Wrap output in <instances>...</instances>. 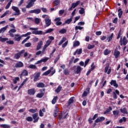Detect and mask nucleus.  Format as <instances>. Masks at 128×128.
<instances>
[{"mask_svg":"<svg viewBox=\"0 0 128 128\" xmlns=\"http://www.w3.org/2000/svg\"><path fill=\"white\" fill-rule=\"evenodd\" d=\"M63 72L65 76H68L70 74V71L68 70V69L66 68L64 70Z\"/></svg>","mask_w":128,"mask_h":128,"instance_id":"nucleus-36","label":"nucleus"},{"mask_svg":"<svg viewBox=\"0 0 128 128\" xmlns=\"http://www.w3.org/2000/svg\"><path fill=\"white\" fill-rule=\"evenodd\" d=\"M120 112L122 114H128V110H126V108H120Z\"/></svg>","mask_w":128,"mask_h":128,"instance_id":"nucleus-23","label":"nucleus"},{"mask_svg":"<svg viewBox=\"0 0 128 128\" xmlns=\"http://www.w3.org/2000/svg\"><path fill=\"white\" fill-rule=\"evenodd\" d=\"M43 44V42L42 40H40L36 46V50H40L42 48V46Z\"/></svg>","mask_w":128,"mask_h":128,"instance_id":"nucleus-17","label":"nucleus"},{"mask_svg":"<svg viewBox=\"0 0 128 128\" xmlns=\"http://www.w3.org/2000/svg\"><path fill=\"white\" fill-rule=\"evenodd\" d=\"M110 68V64H108L104 68V72L106 73L108 72V68Z\"/></svg>","mask_w":128,"mask_h":128,"instance_id":"nucleus-54","label":"nucleus"},{"mask_svg":"<svg viewBox=\"0 0 128 128\" xmlns=\"http://www.w3.org/2000/svg\"><path fill=\"white\" fill-rule=\"evenodd\" d=\"M25 50H22L21 51H20L19 52L16 53L15 54L14 56V58H16V60H18L20 58L22 54L24 52Z\"/></svg>","mask_w":128,"mask_h":128,"instance_id":"nucleus-4","label":"nucleus"},{"mask_svg":"<svg viewBox=\"0 0 128 128\" xmlns=\"http://www.w3.org/2000/svg\"><path fill=\"white\" fill-rule=\"evenodd\" d=\"M86 12L84 11V8H80V10H79V14H84Z\"/></svg>","mask_w":128,"mask_h":128,"instance_id":"nucleus-39","label":"nucleus"},{"mask_svg":"<svg viewBox=\"0 0 128 128\" xmlns=\"http://www.w3.org/2000/svg\"><path fill=\"white\" fill-rule=\"evenodd\" d=\"M123 12H124L122 11V8H120L118 10V16L119 18H122Z\"/></svg>","mask_w":128,"mask_h":128,"instance_id":"nucleus-25","label":"nucleus"},{"mask_svg":"<svg viewBox=\"0 0 128 128\" xmlns=\"http://www.w3.org/2000/svg\"><path fill=\"white\" fill-rule=\"evenodd\" d=\"M60 0H54L53 2V6H57L58 4H60Z\"/></svg>","mask_w":128,"mask_h":128,"instance_id":"nucleus-30","label":"nucleus"},{"mask_svg":"<svg viewBox=\"0 0 128 128\" xmlns=\"http://www.w3.org/2000/svg\"><path fill=\"white\" fill-rule=\"evenodd\" d=\"M44 96V94H42V93H38L36 95V98H42V96Z\"/></svg>","mask_w":128,"mask_h":128,"instance_id":"nucleus-44","label":"nucleus"},{"mask_svg":"<svg viewBox=\"0 0 128 128\" xmlns=\"http://www.w3.org/2000/svg\"><path fill=\"white\" fill-rule=\"evenodd\" d=\"M84 28V27L80 26H76L75 27V30H82Z\"/></svg>","mask_w":128,"mask_h":128,"instance_id":"nucleus-59","label":"nucleus"},{"mask_svg":"<svg viewBox=\"0 0 128 128\" xmlns=\"http://www.w3.org/2000/svg\"><path fill=\"white\" fill-rule=\"evenodd\" d=\"M66 38L64 37L62 38L61 40L59 42L58 46H62V44H64V42H66Z\"/></svg>","mask_w":128,"mask_h":128,"instance_id":"nucleus-26","label":"nucleus"},{"mask_svg":"<svg viewBox=\"0 0 128 128\" xmlns=\"http://www.w3.org/2000/svg\"><path fill=\"white\" fill-rule=\"evenodd\" d=\"M62 112H61L60 114L58 116V120H62Z\"/></svg>","mask_w":128,"mask_h":128,"instance_id":"nucleus-61","label":"nucleus"},{"mask_svg":"<svg viewBox=\"0 0 128 128\" xmlns=\"http://www.w3.org/2000/svg\"><path fill=\"white\" fill-rule=\"evenodd\" d=\"M18 80H20V78L16 77L14 80H13L14 84H18Z\"/></svg>","mask_w":128,"mask_h":128,"instance_id":"nucleus-43","label":"nucleus"},{"mask_svg":"<svg viewBox=\"0 0 128 128\" xmlns=\"http://www.w3.org/2000/svg\"><path fill=\"white\" fill-rule=\"evenodd\" d=\"M82 68L80 66H78L76 68V70H74V74H80V72H82Z\"/></svg>","mask_w":128,"mask_h":128,"instance_id":"nucleus-13","label":"nucleus"},{"mask_svg":"<svg viewBox=\"0 0 128 128\" xmlns=\"http://www.w3.org/2000/svg\"><path fill=\"white\" fill-rule=\"evenodd\" d=\"M62 87L60 86H59L55 90L56 92V94H58V92H60V90H62Z\"/></svg>","mask_w":128,"mask_h":128,"instance_id":"nucleus-37","label":"nucleus"},{"mask_svg":"<svg viewBox=\"0 0 128 128\" xmlns=\"http://www.w3.org/2000/svg\"><path fill=\"white\" fill-rule=\"evenodd\" d=\"M110 52H111L110 50H108V49H106L104 52V56H108Z\"/></svg>","mask_w":128,"mask_h":128,"instance_id":"nucleus-31","label":"nucleus"},{"mask_svg":"<svg viewBox=\"0 0 128 128\" xmlns=\"http://www.w3.org/2000/svg\"><path fill=\"white\" fill-rule=\"evenodd\" d=\"M60 34H66V29L62 28L59 31Z\"/></svg>","mask_w":128,"mask_h":128,"instance_id":"nucleus-50","label":"nucleus"},{"mask_svg":"<svg viewBox=\"0 0 128 128\" xmlns=\"http://www.w3.org/2000/svg\"><path fill=\"white\" fill-rule=\"evenodd\" d=\"M112 94H113V98H114V100H116V98H118V96L116 95V92H113Z\"/></svg>","mask_w":128,"mask_h":128,"instance_id":"nucleus-60","label":"nucleus"},{"mask_svg":"<svg viewBox=\"0 0 128 128\" xmlns=\"http://www.w3.org/2000/svg\"><path fill=\"white\" fill-rule=\"evenodd\" d=\"M110 84L114 86L116 88H118V84L116 83V80H112L110 82Z\"/></svg>","mask_w":128,"mask_h":128,"instance_id":"nucleus-15","label":"nucleus"},{"mask_svg":"<svg viewBox=\"0 0 128 128\" xmlns=\"http://www.w3.org/2000/svg\"><path fill=\"white\" fill-rule=\"evenodd\" d=\"M82 53V48L78 49V51L77 52V54H80Z\"/></svg>","mask_w":128,"mask_h":128,"instance_id":"nucleus-62","label":"nucleus"},{"mask_svg":"<svg viewBox=\"0 0 128 128\" xmlns=\"http://www.w3.org/2000/svg\"><path fill=\"white\" fill-rule=\"evenodd\" d=\"M12 2V0H10L5 8L6 10H8V8H10V6Z\"/></svg>","mask_w":128,"mask_h":128,"instance_id":"nucleus-35","label":"nucleus"},{"mask_svg":"<svg viewBox=\"0 0 128 128\" xmlns=\"http://www.w3.org/2000/svg\"><path fill=\"white\" fill-rule=\"evenodd\" d=\"M94 48V44H92V45L90 44H88V50H92V48Z\"/></svg>","mask_w":128,"mask_h":128,"instance_id":"nucleus-52","label":"nucleus"},{"mask_svg":"<svg viewBox=\"0 0 128 128\" xmlns=\"http://www.w3.org/2000/svg\"><path fill=\"white\" fill-rule=\"evenodd\" d=\"M47 60H48V58H42L40 60L37 61L35 64H42V62H46Z\"/></svg>","mask_w":128,"mask_h":128,"instance_id":"nucleus-14","label":"nucleus"},{"mask_svg":"<svg viewBox=\"0 0 128 128\" xmlns=\"http://www.w3.org/2000/svg\"><path fill=\"white\" fill-rule=\"evenodd\" d=\"M24 66V63L22 62H18L15 64V68H22Z\"/></svg>","mask_w":128,"mask_h":128,"instance_id":"nucleus-19","label":"nucleus"},{"mask_svg":"<svg viewBox=\"0 0 128 128\" xmlns=\"http://www.w3.org/2000/svg\"><path fill=\"white\" fill-rule=\"evenodd\" d=\"M8 12H10V10H6V12H4V14L0 16V18H4V16H6V14H8Z\"/></svg>","mask_w":128,"mask_h":128,"instance_id":"nucleus-40","label":"nucleus"},{"mask_svg":"<svg viewBox=\"0 0 128 128\" xmlns=\"http://www.w3.org/2000/svg\"><path fill=\"white\" fill-rule=\"evenodd\" d=\"M120 52L118 50V47H116L114 52V56H115V58H118L120 56Z\"/></svg>","mask_w":128,"mask_h":128,"instance_id":"nucleus-9","label":"nucleus"},{"mask_svg":"<svg viewBox=\"0 0 128 128\" xmlns=\"http://www.w3.org/2000/svg\"><path fill=\"white\" fill-rule=\"evenodd\" d=\"M8 25H6V26L1 28L0 29V34H2V32H4L8 30Z\"/></svg>","mask_w":128,"mask_h":128,"instance_id":"nucleus-24","label":"nucleus"},{"mask_svg":"<svg viewBox=\"0 0 128 128\" xmlns=\"http://www.w3.org/2000/svg\"><path fill=\"white\" fill-rule=\"evenodd\" d=\"M64 14V10H61L59 11V14L62 16V14Z\"/></svg>","mask_w":128,"mask_h":128,"instance_id":"nucleus-64","label":"nucleus"},{"mask_svg":"<svg viewBox=\"0 0 128 128\" xmlns=\"http://www.w3.org/2000/svg\"><path fill=\"white\" fill-rule=\"evenodd\" d=\"M106 120V118L104 116L99 117L95 120L96 122H104Z\"/></svg>","mask_w":128,"mask_h":128,"instance_id":"nucleus-18","label":"nucleus"},{"mask_svg":"<svg viewBox=\"0 0 128 128\" xmlns=\"http://www.w3.org/2000/svg\"><path fill=\"white\" fill-rule=\"evenodd\" d=\"M37 88H44L45 85L44 84V82H39L38 84H37L36 85Z\"/></svg>","mask_w":128,"mask_h":128,"instance_id":"nucleus-29","label":"nucleus"},{"mask_svg":"<svg viewBox=\"0 0 128 128\" xmlns=\"http://www.w3.org/2000/svg\"><path fill=\"white\" fill-rule=\"evenodd\" d=\"M0 127L2 128H10V125L8 124H2L0 125Z\"/></svg>","mask_w":128,"mask_h":128,"instance_id":"nucleus-27","label":"nucleus"},{"mask_svg":"<svg viewBox=\"0 0 128 128\" xmlns=\"http://www.w3.org/2000/svg\"><path fill=\"white\" fill-rule=\"evenodd\" d=\"M22 36H20V34H16L14 35V40L16 42H20L22 40Z\"/></svg>","mask_w":128,"mask_h":128,"instance_id":"nucleus-5","label":"nucleus"},{"mask_svg":"<svg viewBox=\"0 0 128 128\" xmlns=\"http://www.w3.org/2000/svg\"><path fill=\"white\" fill-rule=\"evenodd\" d=\"M12 8L14 12H16L15 14H13V16H20V9L18 7L12 6Z\"/></svg>","mask_w":128,"mask_h":128,"instance_id":"nucleus-2","label":"nucleus"},{"mask_svg":"<svg viewBox=\"0 0 128 128\" xmlns=\"http://www.w3.org/2000/svg\"><path fill=\"white\" fill-rule=\"evenodd\" d=\"M32 118L34 120L33 122L36 124V122H38V120H40V117H38V114L35 113L32 115Z\"/></svg>","mask_w":128,"mask_h":128,"instance_id":"nucleus-3","label":"nucleus"},{"mask_svg":"<svg viewBox=\"0 0 128 128\" xmlns=\"http://www.w3.org/2000/svg\"><path fill=\"white\" fill-rule=\"evenodd\" d=\"M34 4H33L32 2H30L28 3V5L26 6V8H30L34 6Z\"/></svg>","mask_w":128,"mask_h":128,"instance_id":"nucleus-33","label":"nucleus"},{"mask_svg":"<svg viewBox=\"0 0 128 128\" xmlns=\"http://www.w3.org/2000/svg\"><path fill=\"white\" fill-rule=\"evenodd\" d=\"M46 26H50L52 24V20L50 19V17H47L45 19Z\"/></svg>","mask_w":128,"mask_h":128,"instance_id":"nucleus-6","label":"nucleus"},{"mask_svg":"<svg viewBox=\"0 0 128 128\" xmlns=\"http://www.w3.org/2000/svg\"><path fill=\"white\" fill-rule=\"evenodd\" d=\"M34 22L35 24H40V19L36 18L34 19Z\"/></svg>","mask_w":128,"mask_h":128,"instance_id":"nucleus-42","label":"nucleus"},{"mask_svg":"<svg viewBox=\"0 0 128 128\" xmlns=\"http://www.w3.org/2000/svg\"><path fill=\"white\" fill-rule=\"evenodd\" d=\"M120 46H122V44L123 46H126V44H128V39H126V36L123 38V39L122 37H120Z\"/></svg>","mask_w":128,"mask_h":128,"instance_id":"nucleus-1","label":"nucleus"},{"mask_svg":"<svg viewBox=\"0 0 128 128\" xmlns=\"http://www.w3.org/2000/svg\"><path fill=\"white\" fill-rule=\"evenodd\" d=\"M28 94L29 96H34L36 94V90L34 88L29 89L28 90Z\"/></svg>","mask_w":128,"mask_h":128,"instance_id":"nucleus-8","label":"nucleus"},{"mask_svg":"<svg viewBox=\"0 0 128 128\" xmlns=\"http://www.w3.org/2000/svg\"><path fill=\"white\" fill-rule=\"evenodd\" d=\"M56 100H58V96H56L54 98L52 102V104H54L56 102Z\"/></svg>","mask_w":128,"mask_h":128,"instance_id":"nucleus-46","label":"nucleus"},{"mask_svg":"<svg viewBox=\"0 0 128 128\" xmlns=\"http://www.w3.org/2000/svg\"><path fill=\"white\" fill-rule=\"evenodd\" d=\"M88 62H90V58H88L86 60V61L84 62V68H86V65L88 64Z\"/></svg>","mask_w":128,"mask_h":128,"instance_id":"nucleus-58","label":"nucleus"},{"mask_svg":"<svg viewBox=\"0 0 128 128\" xmlns=\"http://www.w3.org/2000/svg\"><path fill=\"white\" fill-rule=\"evenodd\" d=\"M32 34H38V35H42L44 34V32L42 30H36V31H33L32 32Z\"/></svg>","mask_w":128,"mask_h":128,"instance_id":"nucleus-20","label":"nucleus"},{"mask_svg":"<svg viewBox=\"0 0 128 128\" xmlns=\"http://www.w3.org/2000/svg\"><path fill=\"white\" fill-rule=\"evenodd\" d=\"M29 68H32V70H36L37 68L36 66L34 64H30L28 66Z\"/></svg>","mask_w":128,"mask_h":128,"instance_id":"nucleus-47","label":"nucleus"},{"mask_svg":"<svg viewBox=\"0 0 128 128\" xmlns=\"http://www.w3.org/2000/svg\"><path fill=\"white\" fill-rule=\"evenodd\" d=\"M40 94H43L44 95V92H46V89L45 88H42L40 90Z\"/></svg>","mask_w":128,"mask_h":128,"instance_id":"nucleus-63","label":"nucleus"},{"mask_svg":"<svg viewBox=\"0 0 128 128\" xmlns=\"http://www.w3.org/2000/svg\"><path fill=\"white\" fill-rule=\"evenodd\" d=\"M126 122V117H122V118L120 119L118 121L119 124H122V122Z\"/></svg>","mask_w":128,"mask_h":128,"instance_id":"nucleus-34","label":"nucleus"},{"mask_svg":"<svg viewBox=\"0 0 128 128\" xmlns=\"http://www.w3.org/2000/svg\"><path fill=\"white\" fill-rule=\"evenodd\" d=\"M28 76V72L26 70H24L20 75V78H22V76Z\"/></svg>","mask_w":128,"mask_h":128,"instance_id":"nucleus-7","label":"nucleus"},{"mask_svg":"<svg viewBox=\"0 0 128 128\" xmlns=\"http://www.w3.org/2000/svg\"><path fill=\"white\" fill-rule=\"evenodd\" d=\"M50 74V70H48L44 72L42 76H48Z\"/></svg>","mask_w":128,"mask_h":128,"instance_id":"nucleus-51","label":"nucleus"},{"mask_svg":"<svg viewBox=\"0 0 128 128\" xmlns=\"http://www.w3.org/2000/svg\"><path fill=\"white\" fill-rule=\"evenodd\" d=\"M32 46V43H30V42L24 44V46L26 48H30V46Z\"/></svg>","mask_w":128,"mask_h":128,"instance_id":"nucleus-56","label":"nucleus"},{"mask_svg":"<svg viewBox=\"0 0 128 128\" xmlns=\"http://www.w3.org/2000/svg\"><path fill=\"white\" fill-rule=\"evenodd\" d=\"M30 112H32V114H34L35 112H38V108L35 109H30L28 110Z\"/></svg>","mask_w":128,"mask_h":128,"instance_id":"nucleus-45","label":"nucleus"},{"mask_svg":"<svg viewBox=\"0 0 128 128\" xmlns=\"http://www.w3.org/2000/svg\"><path fill=\"white\" fill-rule=\"evenodd\" d=\"M6 44H14V40H8L6 42Z\"/></svg>","mask_w":128,"mask_h":128,"instance_id":"nucleus-57","label":"nucleus"},{"mask_svg":"<svg viewBox=\"0 0 128 128\" xmlns=\"http://www.w3.org/2000/svg\"><path fill=\"white\" fill-rule=\"evenodd\" d=\"M40 72H38L34 76V82H38V80H40Z\"/></svg>","mask_w":128,"mask_h":128,"instance_id":"nucleus-12","label":"nucleus"},{"mask_svg":"<svg viewBox=\"0 0 128 128\" xmlns=\"http://www.w3.org/2000/svg\"><path fill=\"white\" fill-rule=\"evenodd\" d=\"M54 30V28H50L47 30H46V31L44 32L43 34L44 36V34H50V32H52Z\"/></svg>","mask_w":128,"mask_h":128,"instance_id":"nucleus-22","label":"nucleus"},{"mask_svg":"<svg viewBox=\"0 0 128 128\" xmlns=\"http://www.w3.org/2000/svg\"><path fill=\"white\" fill-rule=\"evenodd\" d=\"M112 110V106H109L108 108H107L106 110H105L104 112V114H108V112H110V110Z\"/></svg>","mask_w":128,"mask_h":128,"instance_id":"nucleus-32","label":"nucleus"},{"mask_svg":"<svg viewBox=\"0 0 128 128\" xmlns=\"http://www.w3.org/2000/svg\"><path fill=\"white\" fill-rule=\"evenodd\" d=\"M16 29L12 28L9 30L8 34L11 38H14V34L12 32H16Z\"/></svg>","mask_w":128,"mask_h":128,"instance_id":"nucleus-16","label":"nucleus"},{"mask_svg":"<svg viewBox=\"0 0 128 128\" xmlns=\"http://www.w3.org/2000/svg\"><path fill=\"white\" fill-rule=\"evenodd\" d=\"M74 96L71 97L68 100L67 108H70V104H74Z\"/></svg>","mask_w":128,"mask_h":128,"instance_id":"nucleus-10","label":"nucleus"},{"mask_svg":"<svg viewBox=\"0 0 128 128\" xmlns=\"http://www.w3.org/2000/svg\"><path fill=\"white\" fill-rule=\"evenodd\" d=\"M40 9H35L29 11L30 14H40Z\"/></svg>","mask_w":128,"mask_h":128,"instance_id":"nucleus-11","label":"nucleus"},{"mask_svg":"<svg viewBox=\"0 0 128 128\" xmlns=\"http://www.w3.org/2000/svg\"><path fill=\"white\" fill-rule=\"evenodd\" d=\"M72 18H73V17L70 16V18L68 19L65 21V24H70V22H72Z\"/></svg>","mask_w":128,"mask_h":128,"instance_id":"nucleus-28","label":"nucleus"},{"mask_svg":"<svg viewBox=\"0 0 128 128\" xmlns=\"http://www.w3.org/2000/svg\"><path fill=\"white\" fill-rule=\"evenodd\" d=\"M6 40H8V38H4L0 36V42H6Z\"/></svg>","mask_w":128,"mask_h":128,"instance_id":"nucleus-38","label":"nucleus"},{"mask_svg":"<svg viewBox=\"0 0 128 128\" xmlns=\"http://www.w3.org/2000/svg\"><path fill=\"white\" fill-rule=\"evenodd\" d=\"M114 36V33H112L110 35V36H109L108 38H107V40H108V42H110V40H112V37Z\"/></svg>","mask_w":128,"mask_h":128,"instance_id":"nucleus-48","label":"nucleus"},{"mask_svg":"<svg viewBox=\"0 0 128 128\" xmlns=\"http://www.w3.org/2000/svg\"><path fill=\"white\" fill-rule=\"evenodd\" d=\"M30 36H27L25 39H24V40L22 41V44H24V42H26L28 40H30Z\"/></svg>","mask_w":128,"mask_h":128,"instance_id":"nucleus-41","label":"nucleus"},{"mask_svg":"<svg viewBox=\"0 0 128 128\" xmlns=\"http://www.w3.org/2000/svg\"><path fill=\"white\" fill-rule=\"evenodd\" d=\"M26 120L27 122H32V116H28L26 118Z\"/></svg>","mask_w":128,"mask_h":128,"instance_id":"nucleus-55","label":"nucleus"},{"mask_svg":"<svg viewBox=\"0 0 128 128\" xmlns=\"http://www.w3.org/2000/svg\"><path fill=\"white\" fill-rule=\"evenodd\" d=\"M80 4V1L78 0L76 2L72 3V6L73 8H75L78 6V4Z\"/></svg>","mask_w":128,"mask_h":128,"instance_id":"nucleus-21","label":"nucleus"},{"mask_svg":"<svg viewBox=\"0 0 128 128\" xmlns=\"http://www.w3.org/2000/svg\"><path fill=\"white\" fill-rule=\"evenodd\" d=\"M80 42L79 41H76L75 42L74 44H73V46H74V48H76V46H80Z\"/></svg>","mask_w":128,"mask_h":128,"instance_id":"nucleus-49","label":"nucleus"},{"mask_svg":"<svg viewBox=\"0 0 128 128\" xmlns=\"http://www.w3.org/2000/svg\"><path fill=\"white\" fill-rule=\"evenodd\" d=\"M119 114H120L119 110H114L113 111V114L114 116H118Z\"/></svg>","mask_w":128,"mask_h":128,"instance_id":"nucleus-53","label":"nucleus"}]
</instances>
